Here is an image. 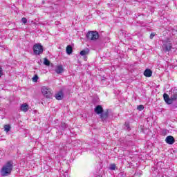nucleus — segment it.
I'll list each match as a JSON object with an SVG mask.
<instances>
[{
    "label": "nucleus",
    "mask_w": 177,
    "mask_h": 177,
    "mask_svg": "<svg viewBox=\"0 0 177 177\" xmlns=\"http://www.w3.org/2000/svg\"><path fill=\"white\" fill-rule=\"evenodd\" d=\"M12 169H13V162L12 161H9L1 168V176H8L10 175Z\"/></svg>",
    "instance_id": "nucleus-1"
},
{
    "label": "nucleus",
    "mask_w": 177,
    "mask_h": 177,
    "mask_svg": "<svg viewBox=\"0 0 177 177\" xmlns=\"http://www.w3.org/2000/svg\"><path fill=\"white\" fill-rule=\"evenodd\" d=\"M41 93L43 96L47 99H50V97H52V90L46 86H43L41 88Z\"/></svg>",
    "instance_id": "nucleus-2"
},
{
    "label": "nucleus",
    "mask_w": 177,
    "mask_h": 177,
    "mask_svg": "<svg viewBox=\"0 0 177 177\" xmlns=\"http://www.w3.org/2000/svg\"><path fill=\"white\" fill-rule=\"evenodd\" d=\"M87 39L91 41H96L99 38V32L96 31H90L86 34Z\"/></svg>",
    "instance_id": "nucleus-3"
},
{
    "label": "nucleus",
    "mask_w": 177,
    "mask_h": 177,
    "mask_svg": "<svg viewBox=\"0 0 177 177\" xmlns=\"http://www.w3.org/2000/svg\"><path fill=\"white\" fill-rule=\"evenodd\" d=\"M33 52L35 55H41L44 52V47L39 44L33 46Z\"/></svg>",
    "instance_id": "nucleus-4"
},
{
    "label": "nucleus",
    "mask_w": 177,
    "mask_h": 177,
    "mask_svg": "<svg viewBox=\"0 0 177 177\" xmlns=\"http://www.w3.org/2000/svg\"><path fill=\"white\" fill-rule=\"evenodd\" d=\"M163 46L165 48V50L167 52H169L171 49H172V44L169 40H167L166 41H163Z\"/></svg>",
    "instance_id": "nucleus-5"
},
{
    "label": "nucleus",
    "mask_w": 177,
    "mask_h": 177,
    "mask_svg": "<svg viewBox=\"0 0 177 177\" xmlns=\"http://www.w3.org/2000/svg\"><path fill=\"white\" fill-rule=\"evenodd\" d=\"M165 142L167 145H174L175 143V138L171 136H169L166 138Z\"/></svg>",
    "instance_id": "nucleus-6"
},
{
    "label": "nucleus",
    "mask_w": 177,
    "mask_h": 177,
    "mask_svg": "<svg viewBox=\"0 0 177 177\" xmlns=\"http://www.w3.org/2000/svg\"><path fill=\"white\" fill-rule=\"evenodd\" d=\"M163 99L167 104H172V100L171 98H169V95L167 93L163 94Z\"/></svg>",
    "instance_id": "nucleus-7"
},
{
    "label": "nucleus",
    "mask_w": 177,
    "mask_h": 177,
    "mask_svg": "<svg viewBox=\"0 0 177 177\" xmlns=\"http://www.w3.org/2000/svg\"><path fill=\"white\" fill-rule=\"evenodd\" d=\"M55 73L57 74H62L63 71H64V69L63 68V65H58L55 67Z\"/></svg>",
    "instance_id": "nucleus-8"
},
{
    "label": "nucleus",
    "mask_w": 177,
    "mask_h": 177,
    "mask_svg": "<svg viewBox=\"0 0 177 177\" xmlns=\"http://www.w3.org/2000/svg\"><path fill=\"white\" fill-rule=\"evenodd\" d=\"M94 111L98 115L102 114L103 113V107L101 105H97L95 108Z\"/></svg>",
    "instance_id": "nucleus-9"
},
{
    "label": "nucleus",
    "mask_w": 177,
    "mask_h": 177,
    "mask_svg": "<svg viewBox=\"0 0 177 177\" xmlns=\"http://www.w3.org/2000/svg\"><path fill=\"white\" fill-rule=\"evenodd\" d=\"M20 109H21V111H24V113H27V111H28V104H23L21 105L20 106Z\"/></svg>",
    "instance_id": "nucleus-10"
},
{
    "label": "nucleus",
    "mask_w": 177,
    "mask_h": 177,
    "mask_svg": "<svg viewBox=\"0 0 177 177\" xmlns=\"http://www.w3.org/2000/svg\"><path fill=\"white\" fill-rule=\"evenodd\" d=\"M109 117V113L108 112H105V113H102L100 114V118L102 120V121H104L105 120H107V118Z\"/></svg>",
    "instance_id": "nucleus-11"
},
{
    "label": "nucleus",
    "mask_w": 177,
    "mask_h": 177,
    "mask_svg": "<svg viewBox=\"0 0 177 177\" xmlns=\"http://www.w3.org/2000/svg\"><path fill=\"white\" fill-rule=\"evenodd\" d=\"M152 75H153V71H151V70L150 69H146L144 71V75L145 77H151Z\"/></svg>",
    "instance_id": "nucleus-12"
},
{
    "label": "nucleus",
    "mask_w": 177,
    "mask_h": 177,
    "mask_svg": "<svg viewBox=\"0 0 177 177\" xmlns=\"http://www.w3.org/2000/svg\"><path fill=\"white\" fill-rule=\"evenodd\" d=\"M55 99L57 100H62L63 99V91H59L55 95Z\"/></svg>",
    "instance_id": "nucleus-13"
},
{
    "label": "nucleus",
    "mask_w": 177,
    "mask_h": 177,
    "mask_svg": "<svg viewBox=\"0 0 177 177\" xmlns=\"http://www.w3.org/2000/svg\"><path fill=\"white\" fill-rule=\"evenodd\" d=\"M88 54H89V48L84 49L80 52L81 56H86V55H88Z\"/></svg>",
    "instance_id": "nucleus-14"
},
{
    "label": "nucleus",
    "mask_w": 177,
    "mask_h": 177,
    "mask_svg": "<svg viewBox=\"0 0 177 177\" xmlns=\"http://www.w3.org/2000/svg\"><path fill=\"white\" fill-rule=\"evenodd\" d=\"M66 53L67 55H71L73 53V47L71 45L67 46Z\"/></svg>",
    "instance_id": "nucleus-15"
},
{
    "label": "nucleus",
    "mask_w": 177,
    "mask_h": 177,
    "mask_svg": "<svg viewBox=\"0 0 177 177\" xmlns=\"http://www.w3.org/2000/svg\"><path fill=\"white\" fill-rule=\"evenodd\" d=\"M61 128L64 130V129H67V128H68V124H67L65 122H62L61 123Z\"/></svg>",
    "instance_id": "nucleus-16"
},
{
    "label": "nucleus",
    "mask_w": 177,
    "mask_h": 177,
    "mask_svg": "<svg viewBox=\"0 0 177 177\" xmlns=\"http://www.w3.org/2000/svg\"><path fill=\"white\" fill-rule=\"evenodd\" d=\"M171 100L172 102H177V93H174L172 95H171Z\"/></svg>",
    "instance_id": "nucleus-17"
},
{
    "label": "nucleus",
    "mask_w": 177,
    "mask_h": 177,
    "mask_svg": "<svg viewBox=\"0 0 177 177\" xmlns=\"http://www.w3.org/2000/svg\"><path fill=\"white\" fill-rule=\"evenodd\" d=\"M4 131H6V132H9V131H10V125L6 124L4 126Z\"/></svg>",
    "instance_id": "nucleus-18"
},
{
    "label": "nucleus",
    "mask_w": 177,
    "mask_h": 177,
    "mask_svg": "<svg viewBox=\"0 0 177 177\" xmlns=\"http://www.w3.org/2000/svg\"><path fill=\"white\" fill-rule=\"evenodd\" d=\"M44 64H45V66H49L50 64V62H49V60L48 59L45 58Z\"/></svg>",
    "instance_id": "nucleus-19"
},
{
    "label": "nucleus",
    "mask_w": 177,
    "mask_h": 177,
    "mask_svg": "<svg viewBox=\"0 0 177 177\" xmlns=\"http://www.w3.org/2000/svg\"><path fill=\"white\" fill-rule=\"evenodd\" d=\"M143 109H145V106H143V105H138L137 106V109L139 110V111H142V110H143Z\"/></svg>",
    "instance_id": "nucleus-20"
},
{
    "label": "nucleus",
    "mask_w": 177,
    "mask_h": 177,
    "mask_svg": "<svg viewBox=\"0 0 177 177\" xmlns=\"http://www.w3.org/2000/svg\"><path fill=\"white\" fill-rule=\"evenodd\" d=\"M38 75H35L33 77H32V81L33 82H37V81H38Z\"/></svg>",
    "instance_id": "nucleus-21"
},
{
    "label": "nucleus",
    "mask_w": 177,
    "mask_h": 177,
    "mask_svg": "<svg viewBox=\"0 0 177 177\" xmlns=\"http://www.w3.org/2000/svg\"><path fill=\"white\" fill-rule=\"evenodd\" d=\"M3 75V69L0 66V78Z\"/></svg>",
    "instance_id": "nucleus-22"
},
{
    "label": "nucleus",
    "mask_w": 177,
    "mask_h": 177,
    "mask_svg": "<svg viewBox=\"0 0 177 177\" xmlns=\"http://www.w3.org/2000/svg\"><path fill=\"white\" fill-rule=\"evenodd\" d=\"M21 21L24 23V24H26V23H27V19L26 17H23L21 19Z\"/></svg>",
    "instance_id": "nucleus-23"
},
{
    "label": "nucleus",
    "mask_w": 177,
    "mask_h": 177,
    "mask_svg": "<svg viewBox=\"0 0 177 177\" xmlns=\"http://www.w3.org/2000/svg\"><path fill=\"white\" fill-rule=\"evenodd\" d=\"M155 36H156V34L154 32L151 33L149 36L150 39H153V38H154Z\"/></svg>",
    "instance_id": "nucleus-24"
},
{
    "label": "nucleus",
    "mask_w": 177,
    "mask_h": 177,
    "mask_svg": "<svg viewBox=\"0 0 177 177\" xmlns=\"http://www.w3.org/2000/svg\"><path fill=\"white\" fill-rule=\"evenodd\" d=\"M110 169L114 171V169H115V165H111L110 167Z\"/></svg>",
    "instance_id": "nucleus-25"
},
{
    "label": "nucleus",
    "mask_w": 177,
    "mask_h": 177,
    "mask_svg": "<svg viewBox=\"0 0 177 177\" xmlns=\"http://www.w3.org/2000/svg\"><path fill=\"white\" fill-rule=\"evenodd\" d=\"M127 129L129 130V124L128 123H125Z\"/></svg>",
    "instance_id": "nucleus-26"
}]
</instances>
